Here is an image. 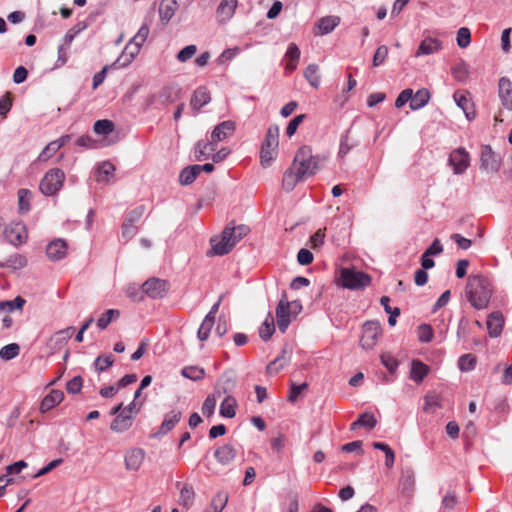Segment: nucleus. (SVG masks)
Listing matches in <instances>:
<instances>
[{
	"label": "nucleus",
	"instance_id": "nucleus-13",
	"mask_svg": "<svg viewBox=\"0 0 512 512\" xmlns=\"http://www.w3.org/2000/svg\"><path fill=\"white\" fill-rule=\"evenodd\" d=\"M500 166V160L489 145L481 148V168L487 172H496Z\"/></svg>",
	"mask_w": 512,
	"mask_h": 512
},
{
	"label": "nucleus",
	"instance_id": "nucleus-58",
	"mask_svg": "<svg viewBox=\"0 0 512 512\" xmlns=\"http://www.w3.org/2000/svg\"><path fill=\"white\" fill-rule=\"evenodd\" d=\"M476 358L471 354H466L460 357L458 361V365L460 370L469 371L472 370L475 366Z\"/></svg>",
	"mask_w": 512,
	"mask_h": 512
},
{
	"label": "nucleus",
	"instance_id": "nucleus-53",
	"mask_svg": "<svg viewBox=\"0 0 512 512\" xmlns=\"http://www.w3.org/2000/svg\"><path fill=\"white\" fill-rule=\"evenodd\" d=\"M59 150V145L56 144L55 141H51L46 145V147L42 150V152L38 156V160L41 162H45L49 160L52 156H54Z\"/></svg>",
	"mask_w": 512,
	"mask_h": 512
},
{
	"label": "nucleus",
	"instance_id": "nucleus-60",
	"mask_svg": "<svg viewBox=\"0 0 512 512\" xmlns=\"http://www.w3.org/2000/svg\"><path fill=\"white\" fill-rule=\"evenodd\" d=\"M216 407V399L213 395L207 396L202 405V413L204 416L210 417L213 415Z\"/></svg>",
	"mask_w": 512,
	"mask_h": 512
},
{
	"label": "nucleus",
	"instance_id": "nucleus-24",
	"mask_svg": "<svg viewBox=\"0 0 512 512\" xmlns=\"http://www.w3.org/2000/svg\"><path fill=\"white\" fill-rule=\"evenodd\" d=\"M460 504V498L458 493L449 489L445 492L441 500V510L442 512H452L457 506Z\"/></svg>",
	"mask_w": 512,
	"mask_h": 512
},
{
	"label": "nucleus",
	"instance_id": "nucleus-7",
	"mask_svg": "<svg viewBox=\"0 0 512 512\" xmlns=\"http://www.w3.org/2000/svg\"><path fill=\"white\" fill-rule=\"evenodd\" d=\"M235 231L231 230V227L227 226L220 238H212V254L214 255H225L229 253L232 248L235 246V241L232 239V235Z\"/></svg>",
	"mask_w": 512,
	"mask_h": 512
},
{
	"label": "nucleus",
	"instance_id": "nucleus-56",
	"mask_svg": "<svg viewBox=\"0 0 512 512\" xmlns=\"http://www.w3.org/2000/svg\"><path fill=\"white\" fill-rule=\"evenodd\" d=\"M434 335L433 329L428 324H422L418 327V339L423 343H428Z\"/></svg>",
	"mask_w": 512,
	"mask_h": 512
},
{
	"label": "nucleus",
	"instance_id": "nucleus-54",
	"mask_svg": "<svg viewBox=\"0 0 512 512\" xmlns=\"http://www.w3.org/2000/svg\"><path fill=\"white\" fill-rule=\"evenodd\" d=\"M114 363L113 355L99 356L94 362L95 369L99 372H103L112 366Z\"/></svg>",
	"mask_w": 512,
	"mask_h": 512
},
{
	"label": "nucleus",
	"instance_id": "nucleus-30",
	"mask_svg": "<svg viewBox=\"0 0 512 512\" xmlns=\"http://www.w3.org/2000/svg\"><path fill=\"white\" fill-rule=\"evenodd\" d=\"M182 413L178 410H172L165 415V418L160 427L161 434H167L175 425L180 421Z\"/></svg>",
	"mask_w": 512,
	"mask_h": 512
},
{
	"label": "nucleus",
	"instance_id": "nucleus-57",
	"mask_svg": "<svg viewBox=\"0 0 512 512\" xmlns=\"http://www.w3.org/2000/svg\"><path fill=\"white\" fill-rule=\"evenodd\" d=\"M307 388H308L307 383H302L300 385L292 383L290 390H289L288 397H287L288 400L292 403L296 402L297 399L299 398V396L301 395V393L304 392L305 390H307Z\"/></svg>",
	"mask_w": 512,
	"mask_h": 512
},
{
	"label": "nucleus",
	"instance_id": "nucleus-37",
	"mask_svg": "<svg viewBox=\"0 0 512 512\" xmlns=\"http://www.w3.org/2000/svg\"><path fill=\"white\" fill-rule=\"evenodd\" d=\"M115 172V166L111 162H103L98 167V182H109L110 178L113 177Z\"/></svg>",
	"mask_w": 512,
	"mask_h": 512
},
{
	"label": "nucleus",
	"instance_id": "nucleus-49",
	"mask_svg": "<svg viewBox=\"0 0 512 512\" xmlns=\"http://www.w3.org/2000/svg\"><path fill=\"white\" fill-rule=\"evenodd\" d=\"M20 346L17 343L8 344L0 349V358L11 360L19 355Z\"/></svg>",
	"mask_w": 512,
	"mask_h": 512
},
{
	"label": "nucleus",
	"instance_id": "nucleus-9",
	"mask_svg": "<svg viewBox=\"0 0 512 512\" xmlns=\"http://www.w3.org/2000/svg\"><path fill=\"white\" fill-rule=\"evenodd\" d=\"M449 163L455 174H462L470 164V155L464 148H457L451 152Z\"/></svg>",
	"mask_w": 512,
	"mask_h": 512
},
{
	"label": "nucleus",
	"instance_id": "nucleus-42",
	"mask_svg": "<svg viewBox=\"0 0 512 512\" xmlns=\"http://www.w3.org/2000/svg\"><path fill=\"white\" fill-rule=\"evenodd\" d=\"M27 260L20 254L9 256L4 262L0 263V267H10L13 269H21L26 266Z\"/></svg>",
	"mask_w": 512,
	"mask_h": 512
},
{
	"label": "nucleus",
	"instance_id": "nucleus-33",
	"mask_svg": "<svg viewBox=\"0 0 512 512\" xmlns=\"http://www.w3.org/2000/svg\"><path fill=\"white\" fill-rule=\"evenodd\" d=\"M200 174L199 165H192L184 168L179 175L181 185H190Z\"/></svg>",
	"mask_w": 512,
	"mask_h": 512
},
{
	"label": "nucleus",
	"instance_id": "nucleus-59",
	"mask_svg": "<svg viewBox=\"0 0 512 512\" xmlns=\"http://www.w3.org/2000/svg\"><path fill=\"white\" fill-rule=\"evenodd\" d=\"M196 52H197L196 45H193V44L188 45L178 52L177 59L180 62H186L187 60L191 59L195 55Z\"/></svg>",
	"mask_w": 512,
	"mask_h": 512
},
{
	"label": "nucleus",
	"instance_id": "nucleus-46",
	"mask_svg": "<svg viewBox=\"0 0 512 512\" xmlns=\"http://www.w3.org/2000/svg\"><path fill=\"white\" fill-rule=\"evenodd\" d=\"M120 316V312L117 309H108L101 317L97 320V326L100 329H105L114 319Z\"/></svg>",
	"mask_w": 512,
	"mask_h": 512
},
{
	"label": "nucleus",
	"instance_id": "nucleus-17",
	"mask_svg": "<svg viewBox=\"0 0 512 512\" xmlns=\"http://www.w3.org/2000/svg\"><path fill=\"white\" fill-rule=\"evenodd\" d=\"M486 326L490 337H498L504 326V317L501 312L491 313L486 321Z\"/></svg>",
	"mask_w": 512,
	"mask_h": 512
},
{
	"label": "nucleus",
	"instance_id": "nucleus-31",
	"mask_svg": "<svg viewBox=\"0 0 512 512\" xmlns=\"http://www.w3.org/2000/svg\"><path fill=\"white\" fill-rule=\"evenodd\" d=\"M377 425V419L371 413L365 412L359 416V418L351 423L350 430H357L359 427H366L368 429H373Z\"/></svg>",
	"mask_w": 512,
	"mask_h": 512
},
{
	"label": "nucleus",
	"instance_id": "nucleus-62",
	"mask_svg": "<svg viewBox=\"0 0 512 512\" xmlns=\"http://www.w3.org/2000/svg\"><path fill=\"white\" fill-rule=\"evenodd\" d=\"M498 89H499V96H510L512 93L511 81L506 77L500 78L499 84H498Z\"/></svg>",
	"mask_w": 512,
	"mask_h": 512
},
{
	"label": "nucleus",
	"instance_id": "nucleus-50",
	"mask_svg": "<svg viewBox=\"0 0 512 512\" xmlns=\"http://www.w3.org/2000/svg\"><path fill=\"white\" fill-rule=\"evenodd\" d=\"M87 28V24L84 21L78 22L71 29L67 31L64 36V42L67 46H70L74 38L83 30Z\"/></svg>",
	"mask_w": 512,
	"mask_h": 512
},
{
	"label": "nucleus",
	"instance_id": "nucleus-15",
	"mask_svg": "<svg viewBox=\"0 0 512 512\" xmlns=\"http://www.w3.org/2000/svg\"><path fill=\"white\" fill-rule=\"evenodd\" d=\"M236 129V123L232 120H226L216 125L211 132V138L214 141H223L231 136Z\"/></svg>",
	"mask_w": 512,
	"mask_h": 512
},
{
	"label": "nucleus",
	"instance_id": "nucleus-38",
	"mask_svg": "<svg viewBox=\"0 0 512 512\" xmlns=\"http://www.w3.org/2000/svg\"><path fill=\"white\" fill-rule=\"evenodd\" d=\"M441 407V399L440 396L434 392L428 393L424 397V406L423 410L425 412L434 413L437 408Z\"/></svg>",
	"mask_w": 512,
	"mask_h": 512
},
{
	"label": "nucleus",
	"instance_id": "nucleus-2",
	"mask_svg": "<svg viewBox=\"0 0 512 512\" xmlns=\"http://www.w3.org/2000/svg\"><path fill=\"white\" fill-rule=\"evenodd\" d=\"M325 161V156L313 155L311 147L304 145L297 150L292 165L306 179L320 170Z\"/></svg>",
	"mask_w": 512,
	"mask_h": 512
},
{
	"label": "nucleus",
	"instance_id": "nucleus-19",
	"mask_svg": "<svg viewBox=\"0 0 512 512\" xmlns=\"http://www.w3.org/2000/svg\"><path fill=\"white\" fill-rule=\"evenodd\" d=\"M179 8L178 0H161L159 5V16L163 24H167Z\"/></svg>",
	"mask_w": 512,
	"mask_h": 512
},
{
	"label": "nucleus",
	"instance_id": "nucleus-29",
	"mask_svg": "<svg viewBox=\"0 0 512 512\" xmlns=\"http://www.w3.org/2000/svg\"><path fill=\"white\" fill-rule=\"evenodd\" d=\"M6 236L13 245H20L27 239V234L24 226L15 225L6 231Z\"/></svg>",
	"mask_w": 512,
	"mask_h": 512
},
{
	"label": "nucleus",
	"instance_id": "nucleus-63",
	"mask_svg": "<svg viewBox=\"0 0 512 512\" xmlns=\"http://www.w3.org/2000/svg\"><path fill=\"white\" fill-rule=\"evenodd\" d=\"M305 118L304 114L295 116L288 124L286 128V134L287 136L291 137L295 134L297 131L298 126L303 122V119Z\"/></svg>",
	"mask_w": 512,
	"mask_h": 512
},
{
	"label": "nucleus",
	"instance_id": "nucleus-23",
	"mask_svg": "<svg viewBox=\"0 0 512 512\" xmlns=\"http://www.w3.org/2000/svg\"><path fill=\"white\" fill-rule=\"evenodd\" d=\"M300 58V50L295 43H290L284 56L285 68L292 72L296 69Z\"/></svg>",
	"mask_w": 512,
	"mask_h": 512
},
{
	"label": "nucleus",
	"instance_id": "nucleus-25",
	"mask_svg": "<svg viewBox=\"0 0 512 512\" xmlns=\"http://www.w3.org/2000/svg\"><path fill=\"white\" fill-rule=\"evenodd\" d=\"M429 371H430V368L428 365H426L425 363H423L422 361H420L418 359H415L412 361V364H411L410 378L414 382L419 384L424 380V378L427 376Z\"/></svg>",
	"mask_w": 512,
	"mask_h": 512
},
{
	"label": "nucleus",
	"instance_id": "nucleus-4",
	"mask_svg": "<svg viewBox=\"0 0 512 512\" xmlns=\"http://www.w3.org/2000/svg\"><path fill=\"white\" fill-rule=\"evenodd\" d=\"M65 174L61 169H50L41 179L39 189L45 196H53L62 188Z\"/></svg>",
	"mask_w": 512,
	"mask_h": 512
},
{
	"label": "nucleus",
	"instance_id": "nucleus-35",
	"mask_svg": "<svg viewBox=\"0 0 512 512\" xmlns=\"http://www.w3.org/2000/svg\"><path fill=\"white\" fill-rule=\"evenodd\" d=\"M236 399L230 395L226 396L220 405V415L226 418H233L236 414Z\"/></svg>",
	"mask_w": 512,
	"mask_h": 512
},
{
	"label": "nucleus",
	"instance_id": "nucleus-47",
	"mask_svg": "<svg viewBox=\"0 0 512 512\" xmlns=\"http://www.w3.org/2000/svg\"><path fill=\"white\" fill-rule=\"evenodd\" d=\"M214 323L215 320L211 319V317L205 316L197 332V337L200 341H205L208 339Z\"/></svg>",
	"mask_w": 512,
	"mask_h": 512
},
{
	"label": "nucleus",
	"instance_id": "nucleus-43",
	"mask_svg": "<svg viewBox=\"0 0 512 512\" xmlns=\"http://www.w3.org/2000/svg\"><path fill=\"white\" fill-rule=\"evenodd\" d=\"M304 76L307 81L313 87H318L320 84L319 67L316 64H310L307 66L304 72Z\"/></svg>",
	"mask_w": 512,
	"mask_h": 512
},
{
	"label": "nucleus",
	"instance_id": "nucleus-1",
	"mask_svg": "<svg viewBox=\"0 0 512 512\" xmlns=\"http://www.w3.org/2000/svg\"><path fill=\"white\" fill-rule=\"evenodd\" d=\"M465 293L472 307L477 310H482L487 308L493 289L490 281L486 277L473 275L468 278Z\"/></svg>",
	"mask_w": 512,
	"mask_h": 512
},
{
	"label": "nucleus",
	"instance_id": "nucleus-21",
	"mask_svg": "<svg viewBox=\"0 0 512 512\" xmlns=\"http://www.w3.org/2000/svg\"><path fill=\"white\" fill-rule=\"evenodd\" d=\"M441 42L436 38L427 37L421 41L415 56L420 57L422 55H431L438 52L441 49Z\"/></svg>",
	"mask_w": 512,
	"mask_h": 512
},
{
	"label": "nucleus",
	"instance_id": "nucleus-41",
	"mask_svg": "<svg viewBox=\"0 0 512 512\" xmlns=\"http://www.w3.org/2000/svg\"><path fill=\"white\" fill-rule=\"evenodd\" d=\"M115 125L111 120L103 119L94 123V132L98 135L107 136L114 131Z\"/></svg>",
	"mask_w": 512,
	"mask_h": 512
},
{
	"label": "nucleus",
	"instance_id": "nucleus-22",
	"mask_svg": "<svg viewBox=\"0 0 512 512\" xmlns=\"http://www.w3.org/2000/svg\"><path fill=\"white\" fill-rule=\"evenodd\" d=\"M132 426V415L122 410L112 421L110 429L117 433L127 431Z\"/></svg>",
	"mask_w": 512,
	"mask_h": 512
},
{
	"label": "nucleus",
	"instance_id": "nucleus-26",
	"mask_svg": "<svg viewBox=\"0 0 512 512\" xmlns=\"http://www.w3.org/2000/svg\"><path fill=\"white\" fill-rule=\"evenodd\" d=\"M218 141H214L212 138L209 141H199L195 147V157L197 160H202V157L208 158L211 154L216 151V145Z\"/></svg>",
	"mask_w": 512,
	"mask_h": 512
},
{
	"label": "nucleus",
	"instance_id": "nucleus-39",
	"mask_svg": "<svg viewBox=\"0 0 512 512\" xmlns=\"http://www.w3.org/2000/svg\"><path fill=\"white\" fill-rule=\"evenodd\" d=\"M228 501V496L224 492L217 493L210 504V508L205 512H221L226 506Z\"/></svg>",
	"mask_w": 512,
	"mask_h": 512
},
{
	"label": "nucleus",
	"instance_id": "nucleus-11",
	"mask_svg": "<svg viewBox=\"0 0 512 512\" xmlns=\"http://www.w3.org/2000/svg\"><path fill=\"white\" fill-rule=\"evenodd\" d=\"M290 305L284 294L276 307L277 326L282 333L287 330L291 322Z\"/></svg>",
	"mask_w": 512,
	"mask_h": 512
},
{
	"label": "nucleus",
	"instance_id": "nucleus-64",
	"mask_svg": "<svg viewBox=\"0 0 512 512\" xmlns=\"http://www.w3.org/2000/svg\"><path fill=\"white\" fill-rule=\"evenodd\" d=\"M388 55V48L385 45H381L377 48L374 57H373V65L379 66L384 62Z\"/></svg>",
	"mask_w": 512,
	"mask_h": 512
},
{
	"label": "nucleus",
	"instance_id": "nucleus-55",
	"mask_svg": "<svg viewBox=\"0 0 512 512\" xmlns=\"http://www.w3.org/2000/svg\"><path fill=\"white\" fill-rule=\"evenodd\" d=\"M382 364L388 369L390 373H394L399 365L397 359L390 353H383L381 355Z\"/></svg>",
	"mask_w": 512,
	"mask_h": 512
},
{
	"label": "nucleus",
	"instance_id": "nucleus-28",
	"mask_svg": "<svg viewBox=\"0 0 512 512\" xmlns=\"http://www.w3.org/2000/svg\"><path fill=\"white\" fill-rule=\"evenodd\" d=\"M237 3V0H221L216 11L218 17H220L222 21L229 20L234 15Z\"/></svg>",
	"mask_w": 512,
	"mask_h": 512
},
{
	"label": "nucleus",
	"instance_id": "nucleus-61",
	"mask_svg": "<svg viewBox=\"0 0 512 512\" xmlns=\"http://www.w3.org/2000/svg\"><path fill=\"white\" fill-rule=\"evenodd\" d=\"M82 385H83V380H82L81 376H75L74 378H72L70 381L67 382L66 390L68 393L76 394L81 390Z\"/></svg>",
	"mask_w": 512,
	"mask_h": 512
},
{
	"label": "nucleus",
	"instance_id": "nucleus-36",
	"mask_svg": "<svg viewBox=\"0 0 512 512\" xmlns=\"http://www.w3.org/2000/svg\"><path fill=\"white\" fill-rule=\"evenodd\" d=\"M195 492L192 486L184 485L180 490L178 503L182 507L188 509L194 500Z\"/></svg>",
	"mask_w": 512,
	"mask_h": 512
},
{
	"label": "nucleus",
	"instance_id": "nucleus-34",
	"mask_svg": "<svg viewBox=\"0 0 512 512\" xmlns=\"http://www.w3.org/2000/svg\"><path fill=\"white\" fill-rule=\"evenodd\" d=\"M473 98H454L457 106L461 108L468 120H473L476 116Z\"/></svg>",
	"mask_w": 512,
	"mask_h": 512
},
{
	"label": "nucleus",
	"instance_id": "nucleus-6",
	"mask_svg": "<svg viewBox=\"0 0 512 512\" xmlns=\"http://www.w3.org/2000/svg\"><path fill=\"white\" fill-rule=\"evenodd\" d=\"M382 334V328L377 321H367L362 326L360 345L363 349L370 350L378 342Z\"/></svg>",
	"mask_w": 512,
	"mask_h": 512
},
{
	"label": "nucleus",
	"instance_id": "nucleus-12",
	"mask_svg": "<svg viewBox=\"0 0 512 512\" xmlns=\"http://www.w3.org/2000/svg\"><path fill=\"white\" fill-rule=\"evenodd\" d=\"M146 453L142 448H131L124 456L125 468L128 471H138L144 463Z\"/></svg>",
	"mask_w": 512,
	"mask_h": 512
},
{
	"label": "nucleus",
	"instance_id": "nucleus-44",
	"mask_svg": "<svg viewBox=\"0 0 512 512\" xmlns=\"http://www.w3.org/2000/svg\"><path fill=\"white\" fill-rule=\"evenodd\" d=\"M32 196V192L28 189H20L18 191V204L21 212L27 213L30 210Z\"/></svg>",
	"mask_w": 512,
	"mask_h": 512
},
{
	"label": "nucleus",
	"instance_id": "nucleus-40",
	"mask_svg": "<svg viewBox=\"0 0 512 512\" xmlns=\"http://www.w3.org/2000/svg\"><path fill=\"white\" fill-rule=\"evenodd\" d=\"M275 332L274 318L269 314L259 329V336L263 340H268Z\"/></svg>",
	"mask_w": 512,
	"mask_h": 512
},
{
	"label": "nucleus",
	"instance_id": "nucleus-5",
	"mask_svg": "<svg viewBox=\"0 0 512 512\" xmlns=\"http://www.w3.org/2000/svg\"><path fill=\"white\" fill-rule=\"evenodd\" d=\"M340 281L343 287L357 290L368 286L371 282V277L353 268H342L340 271Z\"/></svg>",
	"mask_w": 512,
	"mask_h": 512
},
{
	"label": "nucleus",
	"instance_id": "nucleus-14",
	"mask_svg": "<svg viewBox=\"0 0 512 512\" xmlns=\"http://www.w3.org/2000/svg\"><path fill=\"white\" fill-rule=\"evenodd\" d=\"M237 456L235 447L231 444H223L219 446L215 452L214 457L223 466H228L234 462Z\"/></svg>",
	"mask_w": 512,
	"mask_h": 512
},
{
	"label": "nucleus",
	"instance_id": "nucleus-8",
	"mask_svg": "<svg viewBox=\"0 0 512 512\" xmlns=\"http://www.w3.org/2000/svg\"><path fill=\"white\" fill-rule=\"evenodd\" d=\"M168 289V282L159 278H150L142 285L143 292L150 298L154 299L164 297Z\"/></svg>",
	"mask_w": 512,
	"mask_h": 512
},
{
	"label": "nucleus",
	"instance_id": "nucleus-10",
	"mask_svg": "<svg viewBox=\"0 0 512 512\" xmlns=\"http://www.w3.org/2000/svg\"><path fill=\"white\" fill-rule=\"evenodd\" d=\"M141 47V44L135 43L131 39L126 44L122 54L117 58V60L112 64V66H115L116 68H124L128 66L139 54Z\"/></svg>",
	"mask_w": 512,
	"mask_h": 512
},
{
	"label": "nucleus",
	"instance_id": "nucleus-48",
	"mask_svg": "<svg viewBox=\"0 0 512 512\" xmlns=\"http://www.w3.org/2000/svg\"><path fill=\"white\" fill-rule=\"evenodd\" d=\"M286 352L283 351L282 355L278 356L275 360L270 362L267 366V372L269 374H277L287 364L289 358L286 357Z\"/></svg>",
	"mask_w": 512,
	"mask_h": 512
},
{
	"label": "nucleus",
	"instance_id": "nucleus-51",
	"mask_svg": "<svg viewBox=\"0 0 512 512\" xmlns=\"http://www.w3.org/2000/svg\"><path fill=\"white\" fill-rule=\"evenodd\" d=\"M25 299L18 296L13 300L1 301L0 310L14 311L15 309L21 310L25 304Z\"/></svg>",
	"mask_w": 512,
	"mask_h": 512
},
{
	"label": "nucleus",
	"instance_id": "nucleus-52",
	"mask_svg": "<svg viewBox=\"0 0 512 512\" xmlns=\"http://www.w3.org/2000/svg\"><path fill=\"white\" fill-rule=\"evenodd\" d=\"M457 45L460 48H466L471 43V32L467 27H461L457 32Z\"/></svg>",
	"mask_w": 512,
	"mask_h": 512
},
{
	"label": "nucleus",
	"instance_id": "nucleus-20",
	"mask_svg": "<svg viewBox=\"0 0 512 512\" xmlns=\"http://www.w3.org/2000/svg\"><path fill=\"white\" fill-rule=\"evenodd\" d=\"M67 252V244L62 239H57L50 242L46 247V254L51 260H60L62 259Z\"/></svg>",
	"mask_w": 512,
	"mask_h": 512
},
{
	"label": "nucleus",
	"instance_id": "nucleus-27",
	"mask_svg": "<svg viewBox=\"0 0 512 512\" xmlns=\"http://www.w3.org/2000/svg\"><path fill=\"white\" fill-rule=\"evenodd\" d=\"M64 399V393L61 390H52L46 395L40 405L42 412H46L54 408Z\"/></svg>",
	"mask_w": 512,
	"mask_h": 512
},
{
	"label": "nucleus",
	"instance_id": "nucleus-45",
	"mask_svg": "<svg viewBox=\"0 0 512 512\" xmlns=\"http://www.w3.org/2000/svg\"><path fill=\"white\" fill-rule=\"evenodd\" d=\"M181 374L188 379L198 381L204 378L205 371L199 366H186L182 369Z\"/></svg>",
	"mask_w": 512,
	"mask_h": 512
},
{
	"label": "nucleus",
	"instance_id": "nucleus-32",
	"mask_svg": "<svg viewBox=\"0 0 512 512\" xmlns=\"http://www.w3.org/2000/svg\"><path fill=\"white\" fill-rule=\"evenodd\" d=\"M340 23V18L338 16H326L321 18L318 21L317 28L318 34L325 35L334 30L336 26Z\"/></svg>",
	"mask_w": 512,
	"mask_h": 512
},
{
	"label": "nucleus",
	"instance_id": "nucleus-18",
	"mask_svg": "<svg viewBox=\"0 0 512 512\" xmlns=\"http://www.w3.org/2000/svg\"><path fill=\"white\" fill-rule=\"evenodd\" d=\"M305 180L299 172L291 165L285 172L282 178V188L286 192L292 191L298 182Z\"/></svg>",
	"mask_w": 512,
	"mask_h": 512
},
{
	"label": "nucleus",
	"instance_id": "nucleus-16",
	"mask_svg": "<svg viewBox=\"0 0 512 512\" xmlns=\"http://www.w3.org/2000/svg\"><path fill=\"white\" fill-rule=\"evenodd\" d=\"M73 333L74 327L72 326L57 331L49 340L50 348L54 351L60 350L67 344Z\"/></svg>",
	"mask_w": 512,
	"mask_h": 512
},
{
	"label": "nucleus",
	"instance_id": "nucleus-3",
	"mask_svg": "<svg viewBox=\"0 0 512 512\" xmlns=\"http://www.w3.org/2000/svg\"><path fill=\"white\" fill-rule=\"evenodd\" d=\"M279 128L272 125L268 128L265 139L261 146L260 163L266 168L271 165L278 153Z\"/></svg>",
	"mask_w": 512,
	"mask_h": 512
}]
</instances>
